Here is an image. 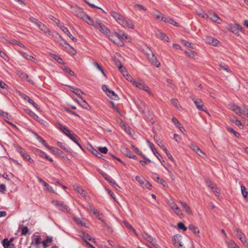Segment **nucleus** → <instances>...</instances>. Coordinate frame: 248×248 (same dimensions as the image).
Segmentation results:
<instances>
[{
  "label": "nucleus",
  "instance_id": "1",
  "mask_svg": "<svg viewBox=\"0 0 248 248\" xmlns=\"http://www.w3.org/2000/svg\"><path fill=\"white\" fill-rule=\"evenodd\" d=\"M71 9V12L73 14L85 22L89 19V16L86 14L81 8L78 6H72Z\"/></svg>",
  "mask_w": 248,
  "mask_h": 248
},
{
  "label": "nucleus",
  "instance_id": "2",
  "mask_svg": "<svg viewBox=\"0 0 248 248\" xmlns=\"http://www.w3.org/2000/svg\"><path fill=\"white\" fill-rule=\"evenodd\" d=\"M228 30L232 33L235 34L237 36H240L239 32H243L244 29L242 26L237 23L231 24L228 25Z\"/></svg>",
  "mask_w": 248,
  "mask_h": 248
},
{
  "label": "nucleus",
  "instance_id": "3",
  "mask_svg": "<svg viewBox=\"0 0 248 248\" xmlns=\"http://www.w3.org/2000/svg\"><path fill=\"white\" fill-rule=\"evenodd\" d=\"M133 85L147 92L150 95H153V93L150 92L149 87L146 85L144 82L141 80L133 81Z\"/></svg>",
  "mask_w": 248,
  "mask_h": 248
},
{
  "label": "nucleus",
  "instance_id": "4",
  "mask_svg": "<svg viewBox=\"0 0 248 248\" xmlns=\"http://www.w3.org/2000/svg\"><path fill=\"white\" fill-rule=\"evenodd\" d=\"M52 202L60 210L63 212H68L69 211L68 207L62 202L52 201Z\"/></svg>",
  "mask_w": 248,
  "mask_h": 248
},
{
  "label": "nucleus",
  "instance_id": "5",
  "mask_svg": "<svg viewBox=\"0 0 248 248\" xmlns=\"http://www.w3.org/2000/svg\"><path fill=\"white\" fill-rule=\"evenodd\" d=\"M118 23L124 28L128 29H134V25L131 20L124 19L123 17Z\"/></svg>",
  "mask_w": 248,
  "mask_h": 248
},
{
  "label": "nucleus",
  "instance_id": "6",
  "mask_svg": "<svg viewBox=\"0 0 248 248\" xmlns=\"http://www.w3.org/2000/svg\"><path fill=\"white\" fill-rule=\"evenodd\" d=\"M169 205L178 216H181L183 215L182 210L177 206L175 202L173 201L170 202H169Z\"/></svg>",
  "mask_w": 248,
  "mask_h": 248
},
{
  "label": "nucleus",
  "instance_id": "7",
  "mask_svg": "<svg viewBox=\"0 0 248 248\" xmlns=\"http://www.w3.org/2000/svg\"><path fill=\"white\" fill-rule=\"evenodd\" d=\"M124 33L121 34V33H118L117 32H115L114 33V35L112 36V37H116L117 40H119V42H117L116 39L115 38L114 39L113 42L118 45V46H122L124 45V43L123 41L121 40V38H124Z\"/></svg>",
  "mask_w": 248,
  "mask_h": 248
},
{
  "label": "nucleus",
  "instance_id": "8",
  "mask_svg": "<svg viewBox=\"0 0 248 248\" xmlns=\"http://www.w3.org/2000/svg\"><path fill=\"white\" fill-rule=\"evenodd\" d=\"M63 130L65 131L64 133L67 136H68L73 141L76 142V139L78 138V136L68 129L67 127H63Z\"/></svg>",
  "mask_w": 248,
  "mask_h": 248
},
{
  "label": "nucleus",
  "instance_id": "9",
  "mask_svg": "<svg viewBox=\"0 0 248 248\" xmlns=\"http://www.w3.org/2000/svg\"><path fill=\"white\" fill-rule=\"evenodd\" d=\"M88 24L94 26L95 28L99 29L100 27H101L103 23L98 20L93 21L92 20L90 17L89 16V19L86 21V22Z\"/></svg>",
  "mask_w": 248,
  "mask_h": 248
},
{
  "label": "nucleus",
  "instance_id": "10",
  "mask_svg": "<svg viewBox=\"0 0 248 248\" xmlns=\"http://www.w3.org/2000/svg\"><path fill=\"white\" fill-rule=\"evenodd\" d=\"M155 34L157 38L161 40H165L167 42H169L170 41L169 38L166 35V34L159 30L155 31Z\"/></svg>",
  "mask_w": 248,
  "mask_h": 248
},
{
  "label": "nucleus",
  "instance_id": "11",
  "mask_svg": "<svg viewBox=\"0 0 248 248\" xmlns=\"http://www.w3.org/2000/svg\"><path fill=\"white\" fill-rule=\"evenodd\" d=\"M192 100L193 101L194 104H195L197 108L202 111H205V110L203 108V102L202 101L201 99H196L195 98H192Z\"/></svg>",
  "mask_w": 248,
  "mask_h": 248
},
{
  "label": "nucleus",
  "instance_id": "12",
  "mask_svg": "<svg viewBox=\"0 0 248 248\" xmlns=\"http://www.w3.org/2000/svg\"><path fill=\"white\" fill-rule=\"evenodd\" d=\"M143 237L148 242L151 243L153 245L155 246L156 240L155 238L152 237L151 235H149L145 232L142 233Z\"/></svg>",
  "mask_w": 248,
  "mask_h": 248
},
{
  "label": "nucleus",
  "instance_id": "13",
  "mask_svg": "<svg viewBox=\"0 0 248 248\" xmlns=\"http://www.w3.org/2000/svg\"><path fill=\"white\" fill-rule=\"evenodd\" d=\"M179 203L181 204L184 211L186 212V214L189 215H192V212L189 206L186 203L181 201H179Z\"/></svg>",
  "mask_w": 248,
  "mask_h": 248
},
{
  "label": "nucleus",
  "instance_id": "14",
  "mask_svg": "<svg viewBox=\"0 0 248 248\" xmlns=\"http://www.w3.org/2000/svg\"><path fill=\"white\" fill-rule=\"evenodd\" d=\"M235 231L236 232V235L237 237L240 240V241L243 243L245 244L246 243V238L245 235L244 233L242 232L240 230L238 229H235Z\"/></svg>",
  "mask_w": 248,
  "mask_h": 248
},
{
  "label": "nucleus",
  "instance_id": "15",
  "mask_svg": "<svg viewBox=\"0 0 248 248\" xmlns=\"http://www.w3.org/2000/svg\"><path fill=\"white\" fill-rule=\"evenodd\" d=\"M2 244L4 248H15V245L13 243H10L7 238H4L1 241Z\"/></svg>",
  "mask_w": 248,
  "mask_h": 248
},
{
  "label": "nucleus",
  "instance_id": "16",
  "mask_svg": "<svg viewBox=\"0 0 248 248\" xmlns=\"http://www.w3.org/2000/svg\"><path fill=\"white\" fill-rule=\"evenodd\" d=\"M206 42L214 46H217L219 42L217 39L210 36L206 37Z\"/></svg>",
  "mask_w": 248,
  "mask_h": 248
},
{
  "label": "nucleus",
  "instance_id": "17",
  "mask_svg": "<svg viewBox=\"0 0 248 248\" xmlns=\"http://www.w3.org/2000/svg\"><path fill=\"white\" fill-rule=\"evenodd\" d=\"M61 29L62 30V31L66 34L69 38L72 40L74 42H76L77 41V39L75 38L74 36L72 35V34L70 33L69 30L67 29V28L64 27V26H61Z\"/></svg>",
  "mask_w": 248,
  "mask_h": 248
},
{
  "label": "nucleus",
  "instance_id": "18",
  "mask_svg": "<svg viewBox=\"0 0 248 248\" xmlns=\"http://www.w3.org/2000/svg\"><path fill=\"white\" fill-rule=\"evenodd\" d=\"M181 237H182V236L180 234L174 235L172 237V240L174 242V244L175 245H178L180 247L182 246V245L181 244L182 242L181 241Z\"/></svg>",
  "mask_w": 248,
  "mask_h": 248
},
{
  "label": "nucleus",
  "instance_id": "19",
  "mask_svg": "<svg viewBox=\"0 0 248 248\" xmlns=\"http://www.w3.org/2000/svg\"><path fill=\"white\" fill-rule=\"evenodd\" d=\"M38 28L43 31L44 33H47L49 35L51 36L53 34L50 31V30L44 24L42 23L40 24Z\"/></svg>",
  "mask_w": 248,
  "mask_h": 248
},
{
  "label": "nucleus",
  "instance_id": "20",
  "mask_svg": "<svg viewBox=\"0 0 248 248\" xmlns=\"http://www.w3.org/2000/svg\"><path fill=\"white\" fill-rule=\"evenodd\" d=\"M208 18H209L212 21L217 23H220L221 21V19L219 17L218 15L215 13H213L212 15L210 14Z\"/></svg>",
  "mask_w": 248,
  "mask_h": 248
},
{
  "label": "nucleus",
  "instance_id": "21",
  "mask_svg": "<svg viewBox=\"0 0 248 248\" xmlns=\"http://www.w3.org/2000/svg\"><path fill=\"white\" fill-rule=\"evenodd\" d=\"M51 36H56L59 37V39H60V41H58V43H59L60 45H63V44H64L69 46L68 43L64 40H63L62 38V36L57 32H55L54 33H53Z\"/></svg>",
  "mask_w": 248,
  "mask_h": 248
},
{
  "label": "nucleus",
  "instance_id": "22",
  "mask_svg": "<svg viewBox=\"0 0 248 248\" xmlns=\"http://www.w3.org/2000/svg\"><path fill=\"white\" fill-rule=\"evenodd\" d=\"M51 36H56L59 37V39H60V41H58V43H59L60 45H63V44H64L69 46L68 43L64 40H63L62 38V36L57 32H55L54 33H53Z\"/></svg>",
  "mask_w": 248,
  "mask_h": 248
},
{
  "label": "nucleus",
  "instance_id": "23",
  "mask_svg": "<svg viewBox=\"0 0 248 248\" xmlns=\"http://www.w3.org/2000/svg\"><path fill=\"white\" fill-rule=\"evenodd\" d=\"M110 14L118 22H119L123 17L122 15L114 11H111Z\"/></svg>",
  "mask_w": 248,
  "mask_h": 248
},
{
  "label": "nucleus",
  "instance_id": "24",
  "mask_svg": "<svg viewBox=\"0 0 248 248\" xmlns=\"http://www.w3.org/2000/svg\"><path fill=\"white\" fill-rule=\"evenodd\" d=\"M172 122L174 124L180 129V130L183 132V130L185 131V129L183 126L181 125V123L178 121V120L175 117H173L171 119Z\"/></svg>",
  "mask_w": 248,
  "mask_h": 248
},
{
  "label": "nucleus",
  "instance_id": "25",
  "mask_svg": "<svg viewBox=\"0 0 248 248\" xmlns=\"http://www.w3.org/2000/svg\"><path fill=\"white\" fill-rule=\"evenodd\" d=\"M23 97H24V99L25 100L28 101V102L29 103H30L34 107V108H35L36 109H38L39 108L38 105L36 103H35L34 102V101L32 99L30 98L29 96L24 94Z\"/></svg>",
  "mask_w": 248,
  "mask_h": 248
},
{
  "label": "nucleus",
  "instance_id": "26",
  "mask_svg": "<svg viewBox=\"0 0 248 248\" xmlns=\"http://www.w3.org/2000/svg\"><path fill=\"white\" fill-rule=\"evenodd\" d=\"M18 52L21 54V56L23 58H25L27 60H31L33 62H34V60H35V58L33 56H32L31 55H29L26 52H24L23 51H20V50H19Z\"/></svg>",
  "mask_w": 248,
  "mask_h": 248
},
{
  "label": "nucleus",
  "instance_id": "27",
  "mask_svg": "<svg viewBox=\"0 0 248 248\" xmlns=\"http://www.w3.org/2000/svg\"><path fill=\"white\" fill-rule=\"evenodd\" d=\"M186 55L189 58H192L193 59H195L196 56H197L196 53L190 49H188V50H186L185 52Z\"/></svg>",
  "mask_w": 248,
  "mask_h": 248
},
{
  "label": "nucleus",
  "instance_id": "28",
  "mask_svg": "<svg viewBox=\"0 0 248 248\" xmlns=\"http://www.w3.org/2000/svg\"><path fill=\"white\" fill-rule=\"evenodd\" d=\"M82 235L81 237H82L83 240L85 241V243L86 242H88L87 240L92 241L94 240V239L90 235H89L88 233H86L83 232L82 233Z\"/></svg>",
  "mask_w": 248,
  "mask_h": 248
},
{
  "label": "nucleus",
  "instance_id": "29",
  "mask_svg": "<svg viewBox=\"0 0 248 248\" xmlns=\"http://www.w3.org/2000/svg\"><path fill=\"white\" fill-rule=\"evenodd\" d=\"M75 189L79 193H80L82 196L86 197L87 195V193L85 191H84L82 188L78 186H74Z\"/></svg>",
  "mask_w": 248,
  "mask_h": 248
},
{
  "label": "nucleus",
  "instance_id": "30",
  "mask_svg": "<svg viewBox=\"0 0 248 248\" xmlns=\"http://www.w3.org/2000/svg\"><path fill=\"white\" fill-rule=\"evenodd\" d=\"M188 229L193 232L196 235H199L200 233L198 227L193 224H190L188 226Z\"/></svg>",
  "mask_w": 248,
  "mask_h": 248
},
{
  "label": "nucleus",
  "instance_id": "31",
  "mask_svg": "<svg viewBox=\"0 0 248 248\" xmlns=\"http://www.w3.org/2000/svg\"><path fill=\"white\" fill-rule=\"evenodd\" d=\"M149 146L154 154L156 156L158 160L160 161V159L159 157V156H160V155L158 153V152L156 150L155 148L154 145L152 143H150Z\"/></svg>",
  "mask_w": 248,
  "mask_h": 248
},
{
  "label": "nucleus",
  "instance_id": "32",
  "mask_svg": "<svg viewBox=\"0 0 248 248\" xmlns=\"http://www.w3.org/2000/svg\"><path fill=\"white\" fill-rule=\"evenodd\" d=\"M107 95L112 99L117 100L119 98L118 96L115 92L111 90L108 91V93H107Z\"/></svg>",
  "mask_w": 248,
  "mask_h": 248
},
{
  "label": "nucleus",
  "instance_id": "33",
  "mask_svg": "<svg viewBox=\"0 0 248 248\" xmlns=\"http://www.w3.org/2000/svg\"><path fill=\"white\" fill-rule=\"evenodd\" d=\"M191 148L195 152H196L199 155H201L202 156V157H203L201 155V154H202V155H205L202 152V151L197 146L193 145V144H191Z\"/></svg>",
  "mask_w": 248,
  "mask_h": 248
},
{
  "label": "nucleus",
  "instance_id": "34",
  "mask_svg": "<svg viewBox=\"0 0 248 248\" xmlns=\"http://www.w3.org/2000/svg\"><path fill=\"white\" fill-rule=\"evenodd\" d=\"M98 30L101 32L107 35H108L110 32V31L104 25V24H103L101 27H100Z\"/></svg>",
  "mask_w": 248,
  "mask_h": 248
},
{
  "label": "nucleus",
  "instance_id": "35",
  "mask_svg": "<svg viewBox=\"0 0 248 248\" xmlns=\"http://www.w3.org/2000/svg\"><path fill=\"white\" fill-rule=\"evenodd\" d=\"M231 109L237 115H240L241 113V110L240 108L237 106L232 105L231 106Z\"/></svg>",
  "mask_w": 248,
  "mask_h": 248
},
{
  "label": "nucleus",
  "instance_id": "36",
  "mask_svg": "<svg viewBox=\"0 0 248 248\" xmlns=\"http://www.w3.org/2000/svg\"><path fill=\"white\" fill-rule=\"evenodd\" d=\"M156 182H157L158 183L162 185L163 186H166L167 185V183L165 180H164L162 179H161L158 176L155 177V176L153 177Z\"/></svg>",
  "mask_w": 248,
  "mask_h": 248
},
{
  "label": "nucleus",
  "instance_id": "37",
  "mask_svg": "<svg viewBox=\"0 0 248 248\" xmlns=\"http://www.w3.org/2000/svg\"><path fill=\"white\" fill-rule=\"evenodd\" d=\"M52 241V237L48 236H46V239L42 242V244L44 247H46L47 244L48 243H51Z\"/></svg>",
  "mask_w": 248,
  "mask_h": 248
},
{
  "label": "nucleus",
  "instance_id": "38",
  "mask_svg": "<svg viewBox=\"0 0 248 248\" xmlns=\"http://www.w3.org/2000/svg\"><path fill=\"white\" fill-rule=\"evenodd\" d=\"M230 121L232 123H234L235 125H236L237 126H238L239 128L241 127V126H242V124L241 122L238 120L236 118L234 117L233 118H232L230 120Z\"/></svg>",
  "mask_w": 248,
  "mask_h": 248
},
{
  "label": "nucleus",
  "instance_id": "39",
  "mask_svg": "<svg viewBox=\"0 0 248 248\" xmlns=\"http://www.w3.org/2000/svg\"><path fill=\"white\" fill-rule=\"evenodd\" d=\"M21 155L25 159L28 160L30 162H33V159L31 158L30 156L27 153L24 152L21 154Z\"/></svg>",
  "mask_w": 248,
  "mask_h": 248
},
{
  "label": "nucleus",
  "instance_id": "40",
  "mask_svg": "<svg viewBox=\"0 0 248 248\" xmlns=\"http://www.w3.org/2000/svg\"><path fill=\"white\" fill-rule=\"evenodd\" d=\"M30 20L32 23H33L35 25H36L38 27H39L40 24H41L42 23V22L39 21H38L37 19H36V18H34L33 17H32V16H31L30 17Z\"/></svg>",
  "mask_w": 248,
  "mask_h": 248
},
{
  "label": "nucleus",
  "instance_id": "41",
  "mask_svg": "<svg viewBox=\"0 0 248 248\" xmlns=\"http://www.w3.org/2000/svg\"><path fill=\"white\" fill-rule=\"evenodd\" d=\"M81 99V103L80 104V105H81L83 108L89 109V108H90L89 104L87 103V102L83 100L81 97H80Z\"/></svg>",
  "mask_w": 248,
  "mask_h": 248
},
{
  "label": "nucleus",
  "instance_id": "42",
  "mask_svg": "<svg viewBox=\"0 0 248 248\" xmlns=\"http://www.w3.org/2000/svg\"><path fill=\"white\" fill-rule=\"evenodd\" d=\"M71 91L77 95L79 96H80V93H83V92L81 91L80 89L75 87H71Z\"/></svg>",
  "mask_w": 248,
  "mask_h": 248
},
{
  "label": "nucleus",
  "instance_id": "43",
  "mask_svg": "<svg viewBox=\"0 0 248 248\" xmlns=\"http://www.w3.org/2000/svg\"><path fill=\"white\" fill-rule=\"evenodd\" d=\"M205 183L206 185L211 188V189H214L215 186L213 184V183L210 181L209 179H205Z\"/></svg>",
  "mask_w": 248,
  "mask_h": 248
},
{
  "label": "nucleus",
  "instance_id": "44",
  "mask_svg": "<svg viewBox=\"0 0 248 248\" xmlns=\"http://www.w3.org/2000/svg\"><path fill=\"white\" fill-rule=\"evenodd\" d=\"M124 224L125 227L130 230H131L136 235H137L136 230L133 228V227L128 222L124 221Z\"/></svg>",
  "mask_w": 248,
  "mask_h": 248
},
{
  "label": "nucleus",
  "instance_id": "45",
  "mask_svg": "<svg viewBox=\"0 0 248 248\" xmlns=\"http://www.w3.org/2000/svg\"><path fill=\"white\" fill-rule=\"evenodd\" d=\"M17 74L20 78H22L26 79L28 78V75L22 71H17Z\"/></svg>",
  "mask_w": 248,
  "mask_h": 248
},
{
  "label": "nucleus",
  "instance_id": "46",
  "mask_svg": "<svg viewBox=\"0 0 248 248\" xmlns=\"http://www.w3.org/2000/svg\"><path fill=\"white\" fill-rule=\"evenodd\" d=\"M147 59H148V60L150 62H151L154 60H155L156 57L155 56L154 54L152 51H151V53L147 54Z\"/></svg>",
  "mask_w": 248,
  "mask_h": 248
},
{
  "label": "nucleus",
  "instance_id": "47",
  "mask_svg": "<svg viewBox=\"0 0 248 248\" xmlns=\"http://www.w3.org/2000/svg\"><path fill=\"white\" fill-rule=\"evenodd\" d=\"M226 128L228 131L232 133L235 137H238L240 136L239 133L234 131L233 128L230 127H227Z\"/></svg>",
  "mask_w": 248,
  "mask_h": 248
},
{
  "label": "nucleus",
  "instance_id": "48",
  "mask_svg": "<svg viewBox=\"0 0 248 248\" xmlns=\"http://www.w3.org/2000/svg\"><path fill=\"white\" fill-rule=\"evenodd\" d=\"M123 152L124 155H126L128 157H129V156H131L132 154L130 150L127 148H124Z\"/></svg>",
  "mask_w": 248,
  "mask_h": 248
},
{
  "label": "nucleus",
  "instance_id": "49",
  "mask_svg": "<svg viewBox=\"0 0 248 248\" xmlns=\"http://www.w3.org/2000/svg\"><path fill=\"white\" fill-rule=\"evenodd\" d=\"M241 192L244 198H246L248 195V192L247 191V188L245 187V186H241Z\"/></svg>",
  "mask_w": 248,
  "mask_h": 248
},
{
  "label": "nucleus",
  "instance_id": "50",
  "mask_svg": "<svg viewBox=\"0 0 248 248\" xmlns=\"http://www.w3.org/2000/svg\"><path fill=\"white\" fill-rule=\"evenodd\" d=\"M93 65L99 70H100L102 73L103 74L104 76H106V74L103 70V69L102 68L101 66L97 62H94Z\"/></svg>",
  "mask_w": 248,
  "mask_h": 248
},
{
  "label": "nucleus",
  "instance_id": "51",
  "mask_svg": "<svg viewBox=\"0 0 248 248\" xmlns=\"http://www.w3.org/2000/svg\"><path fill=\"white\" fill-rule=\"evenodd\" d=\"M134 7L138 8V9L140 10H144V11L147 10V9L143 5H142L141 4H134Z\"/></svg>",
  "mask_w": 248,
  "mask_h": 248
},
{
  "label": "nucleus",
  "instance_id": "52",
  "mask_svg": "<svg viewBox=\"0 0 248 248\" xmlns=\"http://www.w3.org/2000/svg\"><path fill=\"white\" fill-rule=\"evenodd\" d=\"M178 227L179 229L183 230L186 231L187 230V227L182 222H179L177 224Z\"/></svg>",
  "mask_w": 248,
  "mask_h": 248
},
{
  "label": "nucleus",
  "instance_id": "53",
  "mask_svg": "<svg viewBox=\"0 0 248 248\" xmlns=\"http://www.w3.org/2000/svg\"><path fill=\"white\" fill-rule=\"evenodd\" d=\"M151 63L156 67H159L160 66V63L156 57H155V60H154L152 62H151Z\"/></svg>",
  "mask_w": 248,
  "mask_h": 248
},
{
  "label": "nucleus",
  "instance_id": "54",
  "mask_svg": "<svg viewBox=\"0 0 248 248\" xmlns=\"http://www.w3.org/2000/svg\"><path fill=\"white\" fill-rule=\"evenodd\" d=\"M51 151L55 154H61L62 152L57 148L51 147Z\"/></svg>",
  "mask_w": 248,
  "mask_h": 248
},
{
  "label": "nucleus",
  "instance_id": "55",
  "mask_svg": "<svg viewBox=\"0 0 248 248\" xmlns=\"http://www.w3.org/2000/svg\"><path fill=\"white\" fill-rule=\"evenodd\" d=\"M52 58L60 63H62V59L56 55L53 54Z\"/></svg>",
  "mask_w": 248,
  "mask_h": 248
},
{
  "label": "nucleus",
  "instance_id": "56",
  "mask_svg": "<svg viewBox=\"0 0 248 248\" xmlns=\"http://www.w3.org/2000/svg\"><path fill=\"white\" fill-rule=\"evenodd\" d=\"M40 156L43 157H45L47 160L51 161V162H52L53 161V159L49 157L44 152H42L40 154Z\"/></svg>",
  "mask_w": 248,
  "mask_h": 248
},
{
  "label": "nucleus",
  "instance_id": "57",
  "mask_svg": "<svg viewBox=\"0 0 248 248\" xmlns=\"http://www.w3.org/2000/svg\"><path fill=\"white\" fill-rule=\"evenodd\" d=\"M21 235H25L29 232V229L27 227H23L21 229Z\"/></svg>",
  "mask_w": 248,
  "mask_h": 248
},
{
  "label": "nucleus",
  "instance_id": "58",
  "mask_svg": "<svg viewBox=\"0 0 248 248\" xmlns=\"http://www.w3.org/2000/svg\"><path fill=\"white\" fill-rule=\"evenodd\" d=\"M57 145L59 147H60L61 148L64 150H66L67 151V150L66 148V145L61 142L58 141L57 142Z\"/></svg>",
  "mask_w": 248,
  "mask_h": 248
},
{
  "label": "nucleus",
  "instance_id": "59",
  "mask_svg": "<svg viewBox=\"0 0 248 248\" xmlns=\"http://www.w3.org/2000/svg\"><path fill=\"white\" fill-rule=\"evenodd\" d=\"M93 154L99 158H101L103 156L100 153L98 152L95 149H93Z\"/></svg>",
  "mask_w": 248,
  "mask_h": 248
},
{
  "label": "nucleus",
  "instance_id": "60",
  "mask_svg": "<svg viewBox=\"0 0 248 248\" xmlns=\"http://www.w3.org/2000/svg\"><path fill=\"white\" fill-rule=\"evenodd\" d=\"M182 43L185 46L192 48L191 43H190L189 42H188V41L183 40L182 41Z\"/></svg>",
  "mask_w": 248,
  "mask_h": 248
},
{
  "label": "nucleus",
  "instance_id": "61",
  "mask_svg": "<svg viewBox=\"0 0 248 248\" xmlns=\"http://www.w3.org/2000/svg\"><path fill=\"white\" fill-rule=\"evenodd\" d=\"M98 150L102 153L106 154L108 151V148L106 147H99Z\"/></svg>",
  "mask_w": 248,
  "mask_h": 248
},
{
  "label": "nucleus",
  "instance_id": "62",
  "mask_svg": "<svg viewBox=\"0 0 248 248\" xmlns=\"http://www.w3.org/2000/svg\"><path fill=\"white\" fill-rule=\"evenodd\" d=\"M43 186L46 187V189L49 191H53L52 187L49 186L46 182L44 183Z\"/></svg>",
  "mask_w": 248,
  "mask_h": 248
},
{
  "label": "nucleus",
  "instance_id": "63",
  "mask_svg": "<svg viewBox=\"0 0 248 248\" xmlns=\"http://www.w3.org/2000/svg\"><path fill=\"white\" fill-rule=\"evenodd\" d=\"M212 192L215 194V196H218L219 194V191L218 189L215 186L214 189H211Z\"/></svg>",
  "mask_w": 248,
  "mask_h": 248
},
{
  "label": "nucleus",
  "instance_id": "64",
  "mask_svg": "<svg viewBox=\"0 0 248 248\" xmlns=\"http://www.w3.org/2000/svg\"><path fill=\"white\" fill-rule=\"evenodd\" d=\"M241 113L246 115L248 117V108L244 107V108L241 110Z\"/></svg>",
  "mask_w": 248,
  "mask_h": 248
}]
</instances>
